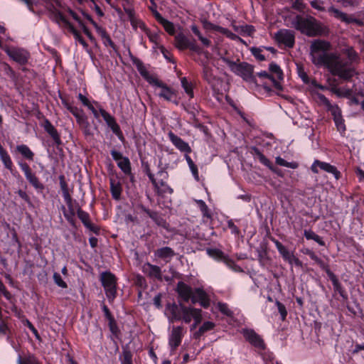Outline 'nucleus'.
Instances as JSON below:
<instances>
[{"label": "nucleus", "instance_id": "nucleus-29", "mask_svg": "<svg viewBox=\"0 0 364 364\" xmlns=\"http://www.w3.org/2000/svg\"><path fill=\"white\" fill-rule=\"evenodd\" d=\"M77 213L78 218L81 220L84 225L90 230L95 232V228L90 222L89 215L86 212L82 210L80 208L77 209Z\"/></svg>", "mask_w": 364, "mask_h": 364}, {"label": "nucleus", "instance_id": "nucleus-10", "mask_svg": "<svg viewBox=\"0 0 364 364\" xmlns=\"http://www.w3.org/2000/svg\"><path fill=\"white\" fill-rule=\"evenodd\" d=\"M97 107L99 109V112L107 124L112 129V131L117 136L122 135V132L119 126L116 122L115 119L109 114L106 110H105L97 102H95Z\"/></svg>", "mask_w": 364, "mask_h": 364}, {"label": "nucleus", "instance_id": "nucleus-24", "mask_svg": "<svg viewBox=\"0 0 364 364\" xmlns=\"http://www.w3.org/2000/svg\"><path fill=\"white\" fill-rule=\"evenodd\" d=\"M110 191L113 198L118 200L122 193V186L119 181L114 178H110Z\"/></svg>", "mask_w": 364, "mask_h": 364}, {"label": "nucleus", "instance_id": "nucleus-58", "mask_svg": "<svg viewBox=\"0 0 364 364\" xmlns=\"http://www.w3.org/2000/svg\"><path fill=\"white\" fill-rule=\"evenodd\" d=\"M75 118L77 123L80 124L82 127L84 125H86V127H89V123L82 112L80 113L77 117H75Z\"/></svg>", "mask_w": 364, "mask_h": 364}, {"label": "nucleus", "instance_id": "nucleus-16", "mask_svg": "<svg viewBox=\"0 0 364 364\" xmlns=\"http://www.w3.org/2000/svg\"><path fill=\"white\" fill-rule=\"evenodd\" d=\"M195 295L192 296L193 304L198 302L201 306L208 308L210 306V299L206 292L201 288H197L194 291Z\"/></svg>", "mask_w": 364, "mask_h": 364}, {"label": "nucleus", "instance_id": "nucleus-49", "mask_svg": "<svg viewBox=\"0 0 364 364\" xmlns=\"http://www.w3.org/2000/svg\"><path fill=\"white\" fill-rule=\"evenodd\" d=\"M53 279H54V282L55 283L60 287L63 288V289H65L67 288V284L63 281V279H62L61 276L57 273V272H55L53 274Z\"/></svg>", "mask_w": 364, "mask_h": 364}, {"label": "nucleus", "instance_id": "nucleus-53", "mask_svg": "<svg viewBox=\"0 0 364 364\" xmlns=\"http://www.w3.org/2000/svg\"><path fill=\"white\" fill-rule=\"evenodd\" d=\"M333 119L338 130L339 132H344L346 130V126L344 124V121L342 119V116L334 118Z\"/></svg>", "mask_w": 364, "mask_h": 364}, {"label": "nucleus", "instance_id": "nucleus-7", "mask_svg": "<svg viewBox=\"0 0 364 364\" xmlns=\"http://www.w3.org/2000/svg\"><path fill=\"white\" fill-rule=\"evenodd\" d=\"M275 39L279 44L288 48H292L295 42L294 33L292 31L281 29L275 33Z\"/></svg>", "mask_w": 364, "mask_h": 364}, {"label": "nucleus", "instance_id": "nucleus-55", "mask_svg": "<svg viewBox=\"0 0 364 364\" xmlns=\"http://www.w3.org/2000/svg\"><path fill=\"white\" fill-rule=\"evenodd\" d=\"M195 35L198 36V39L200 41V42L202 43V44L203 46H205L206 47H208L210 46L211 41L208 38L203 36V35L201 34L200 31H198L197 33H196Z\"/></svg>", "mask_w": 364, "mask_h": 364}, {"label": "nucleus", "instance_id": "nucleus-48", "mask_svg": "<svg viewBox=\"0 0 364 364\" xmlns=\"http://www.w3.org/2000/svg\"><path fill=\"white\" fill-rule=\"evenodd\" d=\"M60 188L63 192V196L64 198V200H68L70 202V198H71V196L70 195L66 183L63 180L60 181Z\"/></svg>", "mask_w": 364, "mask_h": 364}, {"label": "nucleus", "instance_id": "nucleus-8", "mask_svg": "<svg viewBox=\"0 0 364 364\" xmlns=\"http://www.w3.org/2000/svg\"><path fill=\"white\" fill-rule=\"evenodd\" d=\"M97 107L99 109V112L107 124L112 129V131L117 136L122 135V132L119 126L116 122L115 119L109 114L106 110H105L97 102H95Z\"/></svg>", "mask_w": 364, "mask_h": 364}, {"label": "nucleus", "instance_id": "nucleus-1", "mask_svg": "<svg viewBox=\"0 0 364 364\" xmlns=\"http://www.w3.org/2000/svg\"><path fill=\"white\" fill-rule=\"evenodd\" d=\"M331 43L324 40H314L310 46V56L312 63L316 66H325L334 75L344 80L352 77L355 71L348 67L336 53H328Z\"/></svg>", "mask_w": 364, "mask_h": 364}, {"label": "nucleus", "instance_id": "nucleus-6", "mask_svg": "<svg viewBox=\"0 0 364 364\" xmlns=\"http://www.w3.org/2000/svg\"><path fill=\"white\" fill-rule=\"evenodd\" d=\"M4 50L11 59L20 65L26 64L30 58L29 53L21 48L6 46Z\"/></svg>", "mask_w": 364, "mask_h": 364}, {"label": "nucleus", "instance_id": "nucleus-12", "mask_svg": "<svg viewBox=\"0 0 364 364\" xmlns=\"http://www.w3.org/2000/svg\"><path fill=\"white\" fill-rule=\"evenodd\" d=\"M183 336V328L182 326H173L168 338V345L171 350H174L181 343Z\"/></svg>", "mask_w": 364, "mask_h": 364}, {"label": "nucleus", "instance_id": "nucleus-26", "mask_svg": "<svg viewBox=\"0 0 364 364\" xmlns=\"http://www.w3.org/2000/svg\"><path fill=\"white\" fill-rule=\"evenodd\" d=\"M154 255L164 259H170L174 256V251L171 247H164L158 249Z\"/></svg>", "mask_w": 364, "mask_h": 364}, {"label": "nucleus", "instance_id": "nucleus-32", "mask_svg": "<svg viewBox=\"0 0 364 364\" xmlns=\"http://www.w3.org/2000/svg\"><path fill=\"white\" fill-rule=\"evenodd\" d=\"M44 129L50 135L55 141L57 143L60 141V136L57 129L48 120L45 122Z\"/></svg>", "mask_w": 364, "mask_h": 364}, {"label": "nucleus", "instance_id": "nucleus-57", "mask_svg": "<svg viewBox=\"0 0 364 364\" xmlns=\"http://www.w3.org/2000/svg\"><path fill=\"white\" fill-rule=\"evenodd\" d=\"M255 29L252 26L243 25L241 26V34H247L249 36L252 35Z\"/></svg>", "mask_w": 364, "mask_h": 364}, {"label": "nucleus", "instance_id": "nucleus-56", "mask_svg": "<svg viewBox=\"0 0 364 364\" xmlns=\"http://www.w3.org/2000/svg\"><path fill=\"white\" fill-rule=\"evenodd\" d=\"M73 33L75 37V39L84 48L87 47V43L83 39V38L80 36V34L75 30L73 29Z\"/></svg>", "mask_w": 364, "mask_h": 364}, {"label": "nucleus", "instance_id": "nucleus-36", "mask_svg": "<svg viewBox=\"0 0 364 364\" xmlns=\"http://www.w3.org/2000/svg\"><path fill=\"white\" fill-rule=\"evenodd\" d=\"M251 153L256 156L262 164L270 166L271 163L269 160L257 148L252 147Z\"/></svg>", "mask_w": 364, "mask_h": 364}, {"label": "nucleus", "instance_id": "nucleus-34", "mask_svg": "<svg viewBox=\"0 0 364 364\" xmlns=\"http://www.w3.org/2000/svg\"><path fill=\"white\" fill-rule=\"evenodd\" d=\"M157 191V193L160 195L169 193L171 194L173 193V189L170 188L168 184L161 181L157 182L156 186H154Z\"/></svg>", "mask_w": 364, "mask_h": 364}, {"label": "nucleus", "instance_id": "nucleus-51", "mask_svg": "<svg viewBox=\"0 0 364 364\" xmlns=\"http://www.w3.org/2000/svg\"><path fill=\"white\" fill-rule=\"evenodd\" d=\"M329 110L331 114L333 116V119L341 116V111L337 105H330L326 107Z\"/></svg>", "mask_w": 364, "mask_h": 364}, {"label": "nucleus", "instance_id": "nucleus-30", "mask_svg": "<svg viewBox=\"0 0 364 364\" xmlns=\"http://www.w3.org/2000/svg\"><path fill=\"white\" fill-rule=\"evenodd\" d=\"M189 42V40L182 33H179L175 37L176 46L180 50L188 48Z\"/></svg>", "mask_w": 364, "mask_h": 364}, {"label": "nucleus", "instance_id": "nucleus-39", "mask_svg": "<svg viewBox=\"0 0 364 364\" xmlns=\"http://www.w3.org/2000/svg\"><path fill=\"white\" fill-rule=\"evenodd\" d=\"M181 86L184 89L186 93L189 96L190 98L193 97V86L191 82H189L186 77H182L181 79Z\"/></svg>", "mask_w": 364, "mask_h": 364}, {"label": "nucleus", "instance_id": "nucleus-40", "mask_svg": "<svg viewBox=\"0 0 364 364\" xmlns=\"http://www.w3.org/2000/svg\"><path fill=\"white\" fill-rule=\"evenodd\" d=\"M185 159L187 161V164L191 171V173L193 174V176H194V178L198 181L199 180V176H198V168L197 166L195 165V164L193 163V160L191 159V158L188 155V154H186L185 155Z\"/></svg>", "mask_w": 364, "mask_h": 364}, {"label": "nucleus", "instance_id": "nucleus-15", "mask_svg": "<svg viewBox=\"0 0 364 364\" xmlns=\"http://www.w3.org/2000/svg\"><path fill=\"white\" fill-rule=\"evenodd\" d=\"M111 155L114 161L117 162L119 168L126 174L131 172L130 161L127 157L122 156V154L116 150L111 151Z\"/></svg>", "mask_w": 364, "mask_h": 364}, {"label": "nucleus", "instance_id": "nucleus-31", "mask_svg": "<svg viewBox=\"0 0 364 364\" xmlns=\"http://www.w3.org/2000/svg\"><path fill=\"white\" fill-rule=\"evenodd\" d=\"M277 250L281 254L284 260H289L291 255L294 254L289 252L280 242L277 240H272Z\"/></svg>", "mask_w": 364, "mask_h": 364}, {"label": "nucleus", "instance_id": "nucleus-52", "mask_svg": "<svg viewBox=\"0 0 364 364\" xmlns=\"http://www.w3.org/2000/svg\"><path fill=\"white\" fill-rule=\"evenodd\" d=\"M297 72H298L299 76L301 77L302 81L304 83H309V77H308L306 73L304 71V69L301 66H299V65L297 66Z\"/></svg>", "mask_w": 364, "mask_h": 364}, {"label": "nucleus", "instance_id": "nucleus-22", "mask_svg": "<svg viewBox=\"0 0 364 364\" xmlns=\"http://www.w3.org/2000/svg\"><path fill=\"white\" fill-rule=\"evenodd\" d=\"M161 88L158 95L164 98L167 101H173L174 97H176V92L168 87L166 84L162 82V85L159 87Z\"/></svg>", "mask_w": 364, "mask_h": 364}, {"label": "nucleus", "instance_id": "nucleus-61", "mask_svg": "<svg viewBox=\"0 0 364 364\" xmlns=\"http://www.w3.org/2000/svg\"><path fill=\"white\" fill-rule=\"evenodd\" d=\"M290 264H294L297 267H301V262L293 254L289 260H287Z\"/></svg>", "mask_w": 364, "mask_h": 364}, {"label": "nucleus", "instance_id": "nucleus-14", "mask_svg": "<svg viewBox=\"0 0 364 364\" xmlns=\"http://www.w3.org/2000/svg\"><path fill=\"white\" fill-rule=\"evenodd\" d=\"M242 333L245 338L252 346L259 348H264L263 339L252 329H242Z\"/></svg>", "mask_w": 364, "mask_h": 364}, {"label": "nucleus", "instance_id": "nucleus-20", "mask_svg": "<svg viewBox=\"0 0 364 364\" xmlns=\"http://www.w3.org/2000/svg\"><path fill=\"white\" fill-rule=\"evenodd\" d=\"M143 272L150 277L156 278L159 280L162 279L161 268L159 266L146 263L143 265Z\"/></svg>", "mask_w": 364, "mask_h": 364}, {"label": "nucleus", "instance_id": "nucleus-2", "mask_svg": "<svg viewBox=\"0 0 364 364\" xmlns=\"http://www.w3.org/2000/svg\"><path fill=\"white\" fill-rule=\"evenodd\" d=\"M167 311L170 314L169 320L171 322L182 321L186 323H189L193 320V323L190 328L191 331L196 329L203 320L201 309L193 306H186L183 304H169Z\"/></svg>", "mask_w": 364, "mask_h": 364}, {"label": "nucleus", "instance_id": "nucleus-18", "mask_svg": "<svg viewBox=\"0 0 364 364\" xmlns=\"http://www.w3.org/2000/svg\"><path fill=\"white\" fill-rule=\"evenodd\" d=\"M176 290L178 296L183 301L188 302L190 299H191L193 296V290L191 287L184 282H178Z\"/></svg>", "mask_w": 364, "mask_h": 364}, {"label": "nucleus", "instance_id": "nucleus-28", "mask_svg": "<svg viewBox=\"0 0 364 364\" xmlns=\"http://www.w3.org/2000/svg\"><path fill=\"white\" fill-rule=\"evenodd\" d=\"M144 33L148 36L149 41L155 45L154 48H159L164 53V47L161 45L160 36L157 33L151 32L149 28Z\"/></svg>", "mask_w": 364, "mask_h": 364}, {"label": "nucleus", "instance_id": "nucleus-19", "mask_svg": "<svg viewBox=\"0 0 364 364\" xmlns=\"http://www.w3.org/2000/svg\"><path fill=\"white\" fill-rule=\"evenodd\" d=\"M124 11L129 17L132 28L134 30L139 28L143 32L146 31L148 28H146L144 23L141 20L136 16L134 10L131 9H125Z\"/></svg>", "mask_w": 364, "mask_h": 364}, {"label": "nucleus", "instance_id": "nucleus-62", "mask_svg": "<svg viewBox=\"0 0 364 364\" xmlns=\"http://www.w3.org/2000/svg\"><path fill=\"white\" fill-rule=\"evenodd\" d=\"M317 98L319 100V102L322 103L323 105H325L326 107L330 106L331 102L323 95L318 94Z\"/></svg>", "mask_w": 364, "mask_h": 364}, {"label": "nucleus", "instance_id": "nucleus-13", "mask_svg": "<svg viewBox=\"0 0 364 364\" xmlns=\"http://www.w3.org/2000/svg\"><path fill=\"white\" fill-rule=\"evenodd\" d=\"M203 26L204 29H205L208 31H218L220 33L225 35V36H227L228 38H229L231 40H234V41L238 40L240 41H242V40L239 36L234 34L228 29L225 28L221 26H217V25H215L208 21H203Z\"/></svg>", "mask_w": 364, "mask_h": 364}, {"label": "nucleus", "instance_id": "nucleus-38", "mask_svg": "<svg viewBox=\"0 0 364 364\" xmlns=\"http://www.w3.org/2000/svg\"><path fill=\"white\" fill-rule=\"evenodd\" d=\"M269 68L272 75H274L278 80L283 79V72L277 64L272 63L269 64Z\"/></svg>", "mask_w": 364, "mask_h": 364}, {"label": "nucleus", "instance_id": "nucleus-27", "mask_svg": "<svg viewBox=\"0 0 364 364\" xmlns=\"http://www.w3.org/2000/svg\"><path fill=\"white\" fill-rule=\"evenodd\" d=\"M206 252H207V254L210 257H213V258H214L215 259H224L228 265L230 266L232 264H233V262H232L230 259H228L225 257L223 252L221 250H218V249H215V248L210 249H210H207Z\"/></svg>", "mask_w": 364, "mask_h": 364}, {"label": "nucleus", "instance_id": "nucleus-4", "mask_svg": "<svg viewBox=\"0 0 364 364\" xmlns=\"http://www.w3.org/2000/svg\"><path fill=\"white\" fill-rule=\"evenodd\" d=\"M221 59L235 75L242 77L245 80H248L251 78L252 67L248 63L244 62L240 63L239 60L233 61L226 57H222Z\"/></svg>", "mask_w": 364, "mask_h": 364}, {"label": "nucleus", "instance_id": "nucleus-9", "mask_svg": "<svg viewBox=\"0 0 364 364\" xmlns=\"http://www.w3.org/2000/svg\"><path fill=\"white\" fill-rule=\"evenodd\" d=\"M97 107L99 109V112L107 124L112 129V131L117 136L122 135V132L119 126L116 122L115 119L109 114L106 110H105L97 102H95Z\"/></svg>", "mask_w": 364, "mask_h": 364}, {"label": "nucleus", "instance_id": "nucleus-5", "mask_svg": "<svg viewBox=\"0 0 364 364\" xmlns=\"http://www.w3.org/2000/svg\"><path fill=\"white\" fill-rule=\"evenodd\" d=\"M101 282L105 290L107 297L113 301L117 294V279L111 272H106L101 274Z\"/></svg>", "mask_w": 364, "mask_h": 364}, {"label": "nucleus", "instance_id": "nucleus-35", "mask_svg": "<svg viewBox=\"0 0 364 364\" xmlns=\"http://www.w3.org/2000/svg\"><path fill=\"white\" fill-rule=\"evenodd\" d=\"M304 235L307 240H313L321 246L325 245V242L322 240V238L320 236H318V235H316L311 230H305Z\"/></svg>", "mask_w": 364, "mask_h": 364}, {"label": "nucleus", "instance_id": "nucleus-37", "mask_svg": "<svg viewBox=\"0 0 364 364\" xmlns=\"http://www.w3.org/2000/svg\"><path fill=\"white\" fill-rule=\"evenodd\" d=\"M257 75L258 77H259L261 78L269 79L272 82L274 87L276 89H277V90L282 89V86H281L280 83L277 80H276L274 79V77L272 75L269 74L267 72L262 71V72L258 73Z\"/></svg>", "mask_w": 364, "mask_h": 364}, {"label": "nucleus", "instance_id": "nucleus-42", "mask_svg": "<svg viewBox=\"0 0 364 364\" xmlns=\"http://www.w3.org/2000/svg\"><path fill=\"white\" fill-rule=\"evenodd\" d=\"M276 163L282 166H285L291 168H296L298 167V164L296 162H287L284 159L280 156L276 158Z\"/></svg>", "mask_w": 364, "mask_h": 364}, {"label": "nucleus", "instance_id": "nucleus-3", "mask_svg": "<svg viewBox=\"0 0 364 364\" xmlns=\"http://www.w3.org/2000/svg\"><path fill=\"white\" fill-rule=\"evenodd\" d=\"M291 26L309 36H318L322 33L320 24L312 17L296 15L291 18Z\"/></svg>", "mask_w": 364, "mask_h": 364}, {"label": "nucleus", "instance_id": "nucleus-23", "mask_svg": "<svg viewBox=\"0 0 364 364\" xmlns=\"http://www.w3.org/2000/svg\"><path fill=\"white\" fill-rule=\"evenodd\" d=\"M328 12L331 13L335 18L348 23L355 21L352 16H348L346 14L341 11L337 9H335L334 7H331L328 9Z\"/></svg>", "mask_w": 364, "mask_h": 364}, {"label": "nucleus", "instance_id": "nucleus-43", "mask_svg": "<svg viewBox=\"0 0 364 364\" xmlns=\"http://www.w3.org/2000/svg\"><path fill=\"white\" fill-rule=\"evenodd\" d=\"M217 307L218 310L224 315L228 316H232L233 315L232 311L229 309L228 305L225 303L218 302Z\"/></svg>", "mask_w": 364, "mask_h": 364}, {"label": "nucleus", "instance_id": "nucleus-33", "mask_svg": "<svg viewBox=\"0 0 364 364\" xmlns=\"http://www.w3.org/2000/svg\"><path fill=\"white\" fill-rule=\"evenodd\" d=\"M16 149L26 159L31 161L33 159L34 154L28 146L25 144L18 145Z\"/></svg>", "mask_w": 364, "mask_h": 364}, {"label": "nucleus", "instance_id": "nucleus-59", "mask_svg": "<svg viewBox=\"0 0 364 364\" xmlns=\"http://www.w3.org/2000/svg\"><path fill=\"white\" fill-rule=\"evenodd\" d=\"M198 203L199 204V206L203 215L209 218L210 215L208 214V208L205 203L203 200H200L198 201Z\"/></svg>", "mask_w": 364, "mask_h": 364}, {"label": "nucleus", "instance_id": "nucleus-21", "mask_svg": "<svg viewBox=\"0 0 364 364\" xmlns=\"http://www.w3.org/2000/svg\"><path fill=\"white\" fill-rule=\"evenodd\" d=\"M66 205H68V210H63V215L65 218L69 221L70 223H73V218L75 215L76 211L77 212V206L75 205L72 198H70V202L68 200H65Z\"/></svg>", "mask_w": 364, "mask_h": 364}, {"label": "nucleus", "instance_id": "nucleus-45", "mask_svg": "<svg viewBox=\"0 0 364 364\" xmlns=\"http://www.w3.org/2000/svg\"><path fill=\"white\" fill-rule=\"evenodd\" d=\"M28 182L36 189H43V186L38 181V178L36 176L34 173L31 174L30 176L26 178Z\"/></svg>", "mask_w": 364, "mask_h": 364}, {"label": "nucleus", "instance_id": "nucleus-44", "mask_svg": "<svg viewBox=\"0 0 364 364\" xmlns=\"http://www.w3.org/2000/svg\"><path fill=\"white\" fill-rule=\"evenodd\" d=\"M159 23L163 26V27L164 28L165 31L167 33H168L171 35H173L174 33L175 28L173 24L171 21L164 18L161 22H159Z\"/></svg>", "mask_w": 364, "mask_h": 364}, {"label": "nucleus", "instance_id": "nucleus-46", "mask_svg": "<svg viewBox=\"0 0 364 364\" xmlns=\"http://www.w3.org/2000/svg\"><path fill=\"white\" fill-rule=\"evenodd\" d=\"M18 364H40L38 360L32 355H29L26 358H21V357L18 359Z\"/></svg>", "mask_w": 364, "mask_h": 364}, {"label": "nucleus", "instance_id": "nucleus-64", "mask_svg": "<svg viewBox=\"0 0 364 364\" xmlns=\"http://www.w3.org/2000/svg\"><path fill=\"white\" fill-rule=\"evenodd\" d=\"M78 99L80 100L82 105L86 106L87 107H88L92 104V102H91L85 96H84L81 93L78 95Z\"/></svg>", "mask_w": 364, "mask_h": 364}, {"label": "nucleus", "instance_id": "nucleus-17", "mask_svg": "<svg viewBox=\"0 0 364 364\" xmlns=\"http://www.w3.org/2000/svg\"><path fill=\"white\" fill-rule=\"evenodd\" d=\"M168 138L172 144L181 151L186 154L191 152V149L188 144L184 141L181 138L174 134L172 132L168 134Z\"/></svg>", "mask_w": 364, "mask_h": 364}, {"label": "nucleus", "instance_id": "nucleus-54", "mask_svg": "<svg viewBox=\"0 0 364 364\" xmlns=\"http://www.w3.org/2000/svg\"><path fill=\"white\" fill-rule=\"evenodd\" d=\"M93 25L95 26L96 32L101 37L102 40H103L105 38L109 36L104 28L100 26L96 23H93Z\"/></svg>", "mask_w": 364, "mask_h": 364}, {"label": "nucleus", "instance_id": "nucleus-47", "mask_svg": "<svg viewBox=\"0 0 364 364\" xmlns=\"http://www.w3.org/2000/svg\"><path fill=\"white\" fill-rule=\"evenodd\" d=\"M275 304L277 306L282 320L284 321L287 316V311L285 306L279 301H276Z\"/></svg>", "mask_w": 364, "mask_h": 364}, {"label": "nucleus", "instance_id": "nucleus-60", "mask_svg": "<svg viewBox=\"0 0 364 364\" xmlns=\"http://www.w3.org/2000/svg\"><path fill=\"white\" fill-rule=\"evenodd\" d=\"M95 101H94L92 102V104L90 106H89L87 108L92 112L94 117L97 119V118H99L100 113L99 112V109L97 107L96 105L95 104Z\"/></svg>", "mask_w": 364, "mask_h": 364}, {"label": "nucleus", "instance_id": "nucleus-41", "mask_svg": "<svg viewBox=\"0 0 364 364\" xmlns=\"http://www.w3.org/2000/svg\"><path fill=\"white\" fill-rule=\"evenodd\" d=\"M0 158L1 161L3 162L4 166L8 168L10 171H12L13 162L10 156L8 154L7 151L1 154Z\"/></svg>", "mask_w": 364, "mask_h": 364}, {"label": "nucleus", "instance_id": "nucleus-50", "mask_svg": "<svg viewBox=\"0 0 364 364\" xmlns=\"http://www.w3.org/2000/svg\"><path fill=\"white\" fill-rule=\"evenodd\" d=\"M145 80L151 85H154V86H156V87H159L160 85H162V82L160 81L159 80L157 79L156 77L149 74V75H147L145 78Z\"/></svg>", "mask_w": 364, "mask_h": 364}, {"label": "nucleus", "instance_id": "nucleus-11", "mask_svg": "<svg viewBox=\"0 0 364 364\" xmlns=\"http://www.w3.org/2000/svg\"><path fill=\"white\" fill-rule=\"evenodd\" d=\"M318 168L327 173H332L336 179H338L340 177V172L338 171L336 167L331 165L328 163L321 161L319 160H315L311 165V169L314 173H318Z\"/></svg>", "mask_w": 364, "mask_h": 364}, {"label": "nucleus", "instance_id": "nucleus-25", "mask_svg": "<svg viewBox=\"0 0 364 364\" xmlns=\"http://www.w3.org/2000/svg\"><path fill=\"white\" fill-rule=\"evenodd\" d=\"M215 326V323L212 321H205L199 327L198 330L196 331L194 334L193 337L195 338H199L200 336H202L205 333L213 330Z\"/></svg>", "mask_w": 364, "mask_h": 364}, {"label": "nucleus", "instance_id": "nucleus-63", "mask_svg": "<svg viewBox=\"0 0 364 364\" xmlns=\"http://www.w3.org/2000/svg\"><path fill=\"white\" fill-rule=\"evenodd\" d=\"M67 108L75 117H77V115L82 112V111L78 109L77 107H73L67 105Z\"/></svg>", "mask_w": 364, "mask_h": 364}]
</instances>
